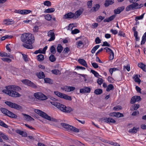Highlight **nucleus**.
I'll return each instance as SVG.
<instances>
[{
    "label": "nucleus",
    "mask_w": 146,
    "mask_h": 146,
    "mask_svg": "<svg viewBox=\"0 0 146 146\" xmlns=\"http://www.w3.org/2000/svg\"><path fill=\"white\" fill-rule=\"evenodd\" d=\"M137 131V130L135 127H133L132 129H131L129 130V133H135Z\"/></svg>",
    "instance_id": "obj_39"
},
{
    "label": "nucleus",
    "mask_w": 146,
    "mask_h": 146,
    "mask_svg": "<svg viewBox=\"0 0 146 146\" xmlns=\"http://www.w3.org/2000/svg\"><path fill=\"white\" fill-rule=\"evenodd\" d=\"M146 40V32L144 34L142 37V39L141 42V45L144 44Z\"/></svg>",
    "instance_id": "obj_29"
},
{
    "label": "nucleus",
    "mask_w": 146,
    "mask_h": 146,
    "mask_svg": "<svg viewBox=\"0 0 146 146\" xmlns=\"http://www.w3.org/2000/svg\"><path fill=\"white\" fill-rule=\"evenodd\" d=\"M135 5H136V9H140L141 7H143V4L141 3L139 5L137 3H135Z\"/></svg>",
    "instance_id": "obj_52"
},
{
    "label": "nucleus",
    "mask_w": 146,
    "mask_h": 146,
    "mask_svg": "<svg viewBox=\"0 0 146 146\" xmlns=\"http://www.w3.org/2000/svg\"><path fill=\"white\" fill-rule=\"evenodd\" d=\"M57 48V51L59 53H61L63 49L62 47L60 44L58 45Z\"/></svg>",
    "instance_id": "obj_32"
},
{
    "label": "nucleus",
    "mask_w": 146,
    "mask_h": 146,
    "mask_svg": "<svg viewBox=\"0 0 146 146\" xmlns=\"http://www.w3.org/2000/svg\"><path fill=\"white\" fill-rule=\"evenodd\" d=\"M115 117H123L124 116V115L122 113H119V112H115Z\"/></svg>",
    "instance_id": "obj_42"
},
{
    "label": "nucleus",
    "mask_w": 146,
    "mask_h": 146,
    "mask_svg": "<svg viewBox=\"0 0 146 146\" xmlns=\"http://www.w3.org/2000/svg\"><path fill=\"white\" fill-rule=\"evenodd\" d=\"M51 72L52 73L56 75L58 74L60 72L59 70H52L51 71Z\"/></svg>",
    "instance_id": "obj_57"
},
{
    "label": "nucleus",
    "mask_w": 146,
    "mask_h": 146,
    "mask_svg": "<svg viewBox=\"0 0 146 146\" xmlns=\"http://www.w3.org/2000/svg\"><path fill=\"white\" fill-rule=\"evenodd\" d=\"M138 66L143 71H146V65L145 64H138Z\"/></svg>",
    "instance_id": "obj_35"
},
{
    "label": "nucleus",
    "mask_w": 146,
    "mask_h": 146,
    "mask_svg": "<svg viewBox=\"0 0 146 146\" xmlns=\"http://www.w3.org/2000/svg\"><path fill=\"white\" fill-rule=\"evenodd\" d=\"M37 58L38 61H41L44 60V58L43 55L40 54L37 56Z\"/></svg>",
    "instance_id": "obj_28"
},
{
    "label": "nucleus",
    "mask_w": 146,
    "mask_h": 146,
    "mask_svg": "<svg viewBox=\"0 0 146 146\" xmlns=\"http://www.w3.org/2000/svg\"><path fill=\"white\" fill-rule=\"evenodd\" d=\"M50 51L53 54H54L56 53L55 48L53 46H52L51 47Z\"/></svg>",
    "instance_id": "obj_47"
},
{
    "label": "nucleus",
    "mask_w": 146,
    "mask_h": 146,
    "mask_svg": "<svg viewBox=\"0 0 146 146\" xmlns=\"http://www.w3.org/2000/svg\"><path fill=\"white\" fill-rule=\"evenodd\" d=\"M103 80L102 78H98L97 80V82L99 85H101L103 83Z\"/></svg>",
    "instance_id": "obj_53"
},
{
    "label": "nucleus",
    "mask_w": 146,
    "mask_h": 146,
    "mask_svg": "<svg viewBox=\"0 0 146 146\" xmlns=\"http://www.w3.org/2000/svg\"><path fill=\"white\" fill-rule=\"evenodd\" d=\"M100 7V5L98 4H96L94 7H92L91 9L92 12H95L98 10Z\"/></svg>",
    "instance_id": "obj_25"
},
{
    "label": "nucleus",
    "mask_w": 146,
    "mask_h": 146,
    "mask_svg": "<svg viewBox=\"0 0 146 146\" xmlns=\"http://www.w3.org/2000/svg\"><path fill=\"white\" fill-rule=\"evenodd\" d=\"M124 8L125 7L123 6L118 7L117 9L114 10V13L116 14H119L124 10Z\"/></svg>",
    "instance_id": "obj_17"
},
{
    "label": "nucleus",
    "mask_w": 146,
    "mask_h": 146,
    "mask_svg": "<svg viewBox=\"0 0 146 146\" xmlns=\"http://www.w3.org/2000/svg\"><path fill=\"white\" fill-rule=\"evenodd\" d=\"M16 132L19 134L22 135L23 136H25V133L24 131H21L20 130L18 129L16 131Z\"/></svg>",
    "instance_id": "obj_36"
},
{
    "label": "nucleus",
    "mask_w": 146,
    "mask_h": 146,
    "mask_svg": "<svg viewBox=\"0 0 146 146\" xmlns=\"http://www.w3.org/2000/svg\"><path fill=\"white\" fill-rule=\"evenodd\" d=\"M34 96L36 98L41 100H45L47 99V97L41 92H38L34 94Z\"/></svg>",
    "instance_id": "obj_8"
},
{
    "label": "nucleus",
    "mask_w": 146,
    "mask_h": 146,
    "mask_svg": "<svg viewBox=\"0 0 146 146\" xmlns=\"http://www.w3.org/2000/svg\"><path fill=\"white\" fill-rule=\"evenodd\" d=\"M22 114L25 117V119L27 121L34 120V119L28 115L22 113Z\"/></svg>",
    "instance_id": "obj_19"
},
{
    "label": "nucleus",
    "mask_w": 146,
    "mask_h": 146,
    "mask_svg": "<svg viewBox=\"0 0 146 146\" xmlns=\"http://www.w3.org/2000/svg\"><path fill=\"white\" fill-rule=\"evenodd\" d=\"M113 3V0H106L105 1L104 5L106 7H107L110 5H111Z\"/></svg>",
    "instance_id": "obj_20"
},
{
    "label": "nucleus",
    "mask_w": 146,
    "mask_h": 146,
    "mask_svg": "<svg viewBox=\"0 0 146 146\" xmlns=\"http://www.w3.org/2000/svg\"><path fill=\"white\" fill-rule=\"evenodd\" d=\"M140 106L138 104H135L133 105L130 108V110L132 111L136 110Z\"/></svg>",
    "instance_id": "obj_21"
},
{
    "label": "nucleus",
    "mask_w": 146,
    "mask_h": 146,
    "mask_svg": "<svg viewBox=\"0 0 146 146\" xmlns=\"http://www.w3.org/2000/svg\"><path fill=\"white\" fill-rule=\"evenodd\" d=\"M1 111L3 114L7 115L9 111L5 108H1L0 109Z\"/></svg>",
    "instance_id": "obj_27"
},
{
    "label": "nucleus",
    "mask_w": 146,
    "mask_h": 146,
    "mask_svg": "<svg viewBox=\"0 0 146 146\" xmlns=\"http://www.w3.org/2000/svg\"><path fill=\"white\" fill-rule=\"evenodd\" d=\"M22 41L24 43L23 46L28 49H32L33 48L32 44L34 42V38L31 33H25L22 34L21 37Z\"/></svg>",
    "instance_id": "obj_1"
},
{
    "label": "nucleus",
    "mask_w": 146,
    "mask_h": 146,
    "mask_svg": "<svg viewBox=\"0 0 146 146\" xmlns=\"http://www.w3.org/2000/svg\"><path fill=\"white\" fill-rule=\"evenodd\" d=\"M136 101V98H135V96L133 97L131 99L130 101V103L132 104L135 103Z\"/></svg>",
    "instance_id": "obj_56"
},
{
    "label": "nucleus",
    "mask_w": 146,
    "mask_h": 146,
    "mask_svg": "<svg viewBox=\"0 0 146 146\" xmlns=\"http://www.w3.org/2000/svg\"><path fill=\"white\" fill-rule=\"evenodd\" d=\"M3 24L7 25H11L13 23V21L12 19H5L3 20Z\"/></svg>",
    "instance_id": "obj_15"
},
{
    "label": "nucleus",
    "mask_w": 146,
    "mask_h": 146,
    "mask_svg": "<svg viewBox=\"0 0 146 146\" xmlns=\"http://www.w3.org/2000/svg\"><path fill=\"white\" fill-rule=\"evenodd\" d=\"M5 103L11 108L16 110H19L22 109V107L21 106L10 102L6 101Z\"/></svg>",
    "instance_id": "obj_6"
},
{
    "label": "nucleus",
    "mask_w": 146,
    "mask_h": 146,
    "mask_svg": "<svg viewBox=\"0 0 146 146\" xmlns=\"http://www.w3.org/2000/svg\"><path fill=\"white\" fill-rule=\"evenodd\" d=\"M9 37L10 38H11V36H8V35H6L5 36L2 37L1 38V40H5L6 38H9Z\"/></svg>",
    "instance_id": "obj_61"
},
{
    "label": "nucleus",
    "mask_w": 146,
    "mask_h": 146,
    "mask_svg": "<svg viewBox=\"0 0 146 146\" xmlns=\"http://www.w3.org/2000/svg\"><path fill=\"white\" fill-rule=\"evenodd\" d=\"M49 60L52 62H53L55 61L56 58L55 56L53 54H51L49 57Z\"/></svg>",
    "instance_id": "obj_40"
},
{
    "label": "nucleus",
    "mask_w": 146,
    "mask_h": 146,
    "mask_svg": "<svg viewBox=\"0 0 146 146\" xmlns=\"http://www.w3.org/2000/svg\"><path fill=\"white\" fill-rule=\"evenodd\" d=\"M92 2V1L91 0L88 2L87 5L88 8H90L91 7Z\"/></svg>",
    "instance_id": "obj_64"
},
{
    "label": "nucleus",
    "mask_w": 146,
    "mask_h": 146,
    "mask_svg": "<svg viewBox=\"0 0 146 146\" xmlns=\"http://www.w3.org/2000/svg\"><path fill=\"white\" fill-rule=\"evenodd\" d=\"M54 94L58 97L68 100H71V97L70 96L63 94L58 91L54 92Z\"/></svg>",
    "instance_id": "obj_7"
},
{
    "label": "nucleus",
    "mask_w": 146,
    "mask_h": 146,
    "mask_svg": "<svg viewBox=\"0 0 146 146\" xmlns=\"http://www.w3.org/2000/svg\"><path fill=\"white\" fill-rule=\"evenodd\" d=\"M115 15H113L110 16L109 18L106 19L104 20V22H109L112 20H113L115 18Z\"/></svg>",
    "instance_id": "obj_23"
},
{
    "label": "nucleus",
    "mask_w": 146,
    "mask_h": 146,
    "mask_svg": "<svg viewBox=\"0 0 146 146\" xmlns=\"http://www.w3.org/2000/svg\"><path fill=\"white\" fill-rule=\"evenodd\" d=\"M5 88L6 89L3 90V92L9 96L13 97L21 96V94L17 92L21 90L19 87L15 85H11L6 86Z\"/></svg>",
    "instance_id": "obj_2"
},
{
    "label": "nucleus",
    "mask_w": 146,
    "mask_h": 146,
    "mask_svg": "<svg viewBox=\"0 0 146 146\" xmlns=\"http://www.w3.org/2000/svg\"><path fill=\"white\" fill-rule=\"evenodd\" d=\"M60 125L66 130L71 131L75 133H78L80 131L79 129L76 127L65 123H61Z\"/></svg>",
    "instance_id": "obj_4"
},
{
    "label": "nucleus",
    "mask_w": 146,
    "mask_h": 146,
    "mask_svg": "<svg viewBox=\"0 0 146 146\" xmlns=\"http://www.w3.org/2000/svg\"><path fill=\"white\" fill-rule=\"evenodd\" d=\"M31 11L28 10H22V14H27L30 13Z\"/></svg>",
    "instance_id": "obj_48"
},
{
    "label": "nucleus",
    "mask_w": 146,
    "mask_h": 146,
    "mask_svg": "<svg viewBox=\"0 0 146 146\" xmlns=\"http://www.w3.org/2000/svg\"><path fill=\"white\" fill-rule=\"evenodd\" d=\"M145 14V13H144L140 16L136 17L135 19V21H137V20H141L143 18Z\"/></svg>",
    "instance_id": "obj_37"
},
{
    "label": "nucleus",
    "mask_w": 146,
    "mask_h": 146,
    "mask_svg": "<svg viewBox=\"0 0 146 146\" xmlns=\"http://www.w3.org/2000/svg\"><path fill=\"white\" fill-rule=\"evenodd\" d=\"M75 89V88L74 87L68 86V92L72 91H74Z\"/></svg>",
    "instance_id": "obj_59"
},
{
    "label": "nucleus",
    "mask_w": 146,
    "mask_h": 146,
    "mask_svg": "<svg viewBox=\"0 0 146 146\" xmlns=\"http://www.w3.org/2000/svg\"><path fill=\"white\" fill-rule=\"evenodd\" d=\"M100 120L102 122L111 123H114L116 122L115 120L111 118L103 117L100 119Z\"/></svg>",
    "instance_id": "obj_10"
},
{
    "label": "nucleus",
    "mask_w": 146,
    "mask_h": 146,
    "mask_svg": "<svg viewBox=\"0 0 146 146\" xmlns=\"http://www.w3.org/2000/svg\"><path fill=\"white\" fill-rule=\"evenodd\" d=\"M136 5H135V3L134 4H132L127 6L125 8L126 11H129L131 10H133L136 9Z\"/></svg>",
    "instance_id": "obj_16"
},
{
    "label": "nucleus",
    "mask_w": 146,
    "mask_h": 146,
    "mask_svg": "<svg viewBox=\"0 0 146 146\" xmlns=\"http://www.w3.org/2000/svg\"><path fill=\"white\" fill-rule=\"evenodd\" d=\"M7 115L10 117L14 118H16L17 117L16 115L10 111H9Z\"/></svg>",
    "instance_id": "obj_24"
},
{
    "label": "nucleus",
    "mask_w": 146,
    "mask_h": 146,
    "mask_svg": "<svg viewBox=\"0 0 146 146\" xmlns=\"http://www.w3.org/2000/svg\"><path fill=\"white\" fill-rule=\"evenodd\" d=\"M44 17L45 19L48 21H50L52 19L51 15L49 14L46 15Z\"/></svg>",
    "instance_id": "obj_41"
},
{
    "label": "nucleus",
    "mask_w": 146,
    "mask_h": 146,
    "mask_svg": "<svg viewBox=\"0 0 146 146\" xmlns=\"http://www.w3.org/2000/svg\"><path fill=\"white\" fill-rule=\"evenodd\" d=\"M62 89L63 90H64L65 91L68 92V86H65L63 88H62Z\"/></svg>",
    "instance_id": "obj_60"
},
{
    "label": "nucleus",
    "mask_w": 146,
    "mask_h": 146,
    "mask_svg": "<svg viewBox=\"0 0 146 146\" xmlns=\"http://www.w3.org/2000/svg\"><path fill=\"white\" fill-rule=\"evenodd\" d=\"M34 111L42 117L48 120L52 121H55L56 120L55 119L48 116L46 113L41 110L38 109H35L34 110Z\"/></svg>",
    "instance_id": "obj_5"
},
{
    "label": "nucleus",
    "mask_w": 146,
    "mask_h": 146,
    "mask_svg": "<svg viewBox=\"0 0 146 146\" xmlns=\"http://www.w3.org/2000/svg\"><path fill=\"white\" fill-rule=\"evenodd\" d=\"M78 62L80 64H86L85 60L83 59H80L78 60Z\"/></svg>",
    "instance_id": "obj_49"
},
{
    "label": "nucleus",
    "mask_w": 146,
    "mask_h": 146,
    "mask_svg": "<svg viewBox=\"0 0 146 146\" xmlns=\"http://www.w3.org/2000/svg\"><path fill=\"white\" fill-rule=\"evenodd\" d=\"M140 76L139 75H135V76L133 77V78L134 79L135 82L138 83L140 84L141 80L139 79V77H140Z\"/></svg>",
    "instance_id": "obj_22"
},
{
    "label": "nucleus",
    "mask_w": 146,
    "mask_h": 146,
    "mask_svg": "<svg viewBox=\"0 0 146 146\" xmlns=\"http://www.w3.org/2000/svg\"><path fill=\"white\" fill-rule=\"evenodd\" d=\"M5 52H0V56L2 57H3L5 56H9V55Z\"/></svg>",
    "instance_id": "obj_38"
},
{
    "label": "nucleus",
    "mask_w": 146,
    "mask_h": 146,
    "mask_svg": "<svg viewBox=\"0 0 146 146\" xmlns=\"http://www.w3.org/2000/svg\"><path fill=\"white\" fill-rule=\"evenodd\" d=\"M102 90L101 89H97L95 90L94 93L97 95H99L102 93Z\"/></svg>",
    "instance_id": "obj_31"
},
{
    "label": "nucleus",
    "mask_w": 146,
    "mask_h": 146,
    "mask_svg": "<svg viewBox=\"0 0 146 146\" xmlns=\"http://www.w3.org/2000/svg\"><path fill=\"white\" fill-rule=\"evenodd\" d=\"M44 81L45 83H48L50 84H52L53 83L52 80L48 78H44Z\"/></svg>",
    "instance_id": "obj_26"
},
{
    "label": "nucleus",
    "mask_w": 146,
    "mask_h": 146,
    "mask_svg": "<svg viewBox=\"0 0 146 146\" xmlns=\"http://www.w3.org/2000/svg\"><path fill=\"white\" fill-rule=\"evenodd\" d=\"M122 108V107L121 106H117L113 107V109L115 111H117L119 110H121Z\"/></svg>",
    "instance_id": "obj_44"
},
{
    "label": "nucleus",
    "mask_w": 146,
    "mask_h": 146,
    "mask_svg": "<svg viewBox=\"0 0 146 146\" xmlns=\"http://www.w3.org/2000/svg\"><path fill=\"white\" fill-rule=\"evenodd\" d=\"M100 47L99 45H97L94 46L92 50V54L94 53L96 50L98 49Z\"/></svg>",
    "instance_id": "obj_43"
},
{
    "label": "nucleus",
    "mask_w": 146,
    "mask_h": 146,
    "mask_svg": "<svg viewBox=\"0 0 146 146\" xmlns=\"http://www.w3.org/2000/svg\"><path fill=\"white\" fill-rule=\"evenodd\" d=\"M48 36L49 37H50V39L48 40L49 41L53 40L55 38V35L52 30H50L48 32Z\"/></svg>",
    "instance_id": "obj_14"
},
{
    "label": "nucleus",
    "mask_w": 146,
    "mask_h": 146,
    "mask_svg": "<svg viewBox=\"0 0 146 146\" xmlns=\"http://www.w3.org/2000/svg\"><path fill=\"white\" fill-rule=\"evenodd\" d=\"M80 32L79 30L77 29H75L74 30H72L71 33L72 34H75Z\"/></svg>",
    "instance_id": "obj_55"
},
{
    "label": "nucleus",
    "mask_w": 146,
    "mask_h": 146,
    "mask_svg": "<svg viewBox=\"0 0 146 146\" xmlns=\"http://www.w3.org/2000/svg\"><path fill=\"white\" fill-rule=\"evenodd\" d=\"M23 58L25 61H28V59L27 58V56L25 54H23Z\"/></svg>",
    "instance_id": "obj_63"
},
{
    "label": "nucleus",
    "mask_w": 146,
    "mask_h": 146,
    "mask_svg": "<svg viewBox=\"0 0 146 146\" xmlns=\"http://www.w3.org/2000/svg\"><path fill=\"white\" fill-rule=\"evenodd\" d=\"M38 77L40 79L43 78L45 77V75L43 72H39L38 75Z\"/></svg>",
    "instance_id": "obj_33"
},
{
    "label": "nucleus",
    "mask_w": 146,
    "mask_h": 146,
    "mask_svg": "<svg viewBox=\"0 0 146 146\" xmlns=\"http://www.w3.org/2000/svg\"><path fill=\"white\" fill-rule=\"evenodd\" d=\"M44 5L47 6H49L51 5V2L48 1H46L44 2Z\"/></svg>",
    "instance_id": "obj_54"
},
{
    "label": "nucleus",
    "mask_w": 146,
    "mask_h": 146,
    "mask_svg": "<svg viewBox=\"0 0 146 146\" xmlns=\"http://www.w3.org/2000/svg\"><path fill=\"white\" fill-rule=\"evenodd\" d=\"M0 125L5 128H7L8 127V126L7 125L1 120H0Z\"/></svg>",
    "instance_id": "obj_50"
},
{
    "label": "nucleus",
    "mask_w": 146,
    "mask_h": 146,
    "mask_svg": "<svg viewBox=\"0 0 146 146\" xmlns=\"http://www.w3.org/2000/svg\"><path fill=\"white\" fill-rule=\"evenodd\" d=\"M22 82L24 84L32 88H37V86L35 84L28 80H23L22 81Z\"/></svg>",
    "instance_id": "obj_9"
},
{
    "label": "nucleus",
    "mask_w": 146,
    "mask_h": 146,
    "mask_svg": "<svg viewBox=\"0 0 146 146\" xmlns=\"http://www.w3.org/2000/svg\"><path fill=\"white\" fill-rule=\"evenodd\" d=\"M90 91V88L87 87H84L83 88L80 89V93H89Z\"/></svg>",
    "instance_id": "obj_18"
},
{
    "label": "nucleus",
    "mask_w": 146,
    "mask_h": 146,
    "mask_svg": "<svg viewBox=\"0 0 146 146\" xmlns=\"http://www.w3.org/2000/svg\"><path fill=\"white\" fill-rule=\"evenodd\" d=\"M74 27V24L73 23L70 24H69V25L68 26V30H72Z\"/></svg>",
    "instance_id": "obj_62"
},
{
    "label": "nucleus",
    "mask_w": 146,
    "mask_h": 146,
    "mask_svg": "<svg viewBox=\"0 0 146 146\" xmlns=\"http://www.w3.org/2000/svg\"><path fill=\"white\" fill-rule=\"evenodd\" d=\"M51 103L57 108L64 112L70 113L73 110L69 107H66L64 105L57 102L56 101L50 102Z\"/></svg>",
    "instance_id": "obj_3"
},
{
    "label": "nucleus",
    "mask_w": 146,
    "mask_h": 146,
    "mask_svg": "<svg viewBox=\"0 0 146 146\" xmlns=\"http://www.w3.org/2000/svg\"><path fill=\"white\" fill-rule=\"evenodd\" d=\"M113 88L114 87L113 85L112 84H110L107 87L106 90L107 92H109L110 90H113Z\"/></svg>",
    "instance_id": "obj_34"
},
{
    "label": "nucleus",
    "mask_w": 146,
    "mask_h": 146,
    "mask_svg": "<svg viewBox=\"0 0 146 146\" xmlns=\"http://www.w3.org/2000/svg\"><path fill=\"white\" fill-rule=\"evenodd\" d=\"M1 59L4 62H6L8 63H10L11 61V59L10 58H2Z\"/></svg>",
    "instance_id": "obj_51"
},
{
    "label": "nucleus",
    "mask_w": 146,
    "mask_h": 146,
    "mask_svg": "<svg viewBox=\"0 0 146 146\" xmlns=\"http://www.w3.org/2000/svg\"><path fill=\"white\" fill-rule=\"evenodd\" d=\"M55 11V9L54 8H50L47 9L44 11L45 13H51L54 12Z\"/></svg>",
    "instance_id": "obj_30"
},
{
    "label": "nucleus",
    "mask_w": 146,
    "mask_h": 146,
    "mask_svg": "<svg viewBox=\"0 0 146 146\" xmlns=\"http://www.w3.org/2000/svg\"><path fill=\"white\" fill-rule=\"evenodd\" d=\"M74 13L72 12H70L65 14L63 17L64 19H75Z\"/></svg>",
    "instance_id": "obj_11"
},
{
    "label": "nucleus",
    "mask_w": 146,
    "mask_h": 146,
    "mask_svg": "<svg viewBox=\"0 0 146 146\" xmlns=\"http://www.w3.org/2000/svg\"><path fill=\"white\" fill-rule=\"evenodd\" d=\"M106 50L107 52H108L110 54L109 56V59L110 60H111L113 59L114 53L113 51L110 48L108 47H105L104 48Z\"/></svg>",
    "instance_id": "obj_12"
},
{
    "label": "nucleus",
    "mask_w": 146,
    "mask_h": 146,
    "mask_svg": "<svg viewBox=\"0 0 146 146\" xmlns=\"http://www.w3.org/2000/svg\"><path fill=\"white\" fill-rule=\"evenodd\" d=\"M108 79L109 82L111 83H113L114 82V79L112 77L109 76L108 77Z\"/></svg>",
    "instance_id": "obj_58"
},
{
    "label": "nucleus",
    "mask_w": 146,
    "mask_h": 146,
    "mask_svg": "<svg viewBox=\"0 0 146 146\" xmlns=\"http://www.w3.org/2000/svg\"><path fill=\"white\" fill-rule=\"evenodd\" d=\"M84 10L82 8H80L76 11L74 14V15L75 19L79 18L80 16Z\"/></svg>",
    "instance_id": "obj_13"
},
{
    "label": "nucleus",
    "mask_w": 146,
    "mask_h": 146,
    "mask_svg": "<svg viewBox=\"0 0 146 146\" xmlns=\"http://www.w3.org/2000/svg\"><path fill=\"white\" fill-rule=\"evenodd\" d=\"M0 135L2 137L3 139L8 140H9L8 137H7L6 135H5L1 132H0Z\"/></svg>",
    "instance_id": "obj_45"
},
{
    "label": "nucleus",
    "mask_w": 146,
    "mask_h": 146,
    "mask_svg": "<svg viewBox=\"0 0 146 146\" xmlns=\"http://www.w3.org/2000/svg\"><path fill=\"white\" fill-rule=\"evenodd\" d=\"M90 71L91 72H92L93 74L94 75V76L95 77H98V76H100L98 72H96V71L94 70H91Z\"/></svg>",
    "instance_id": "obj_46"
}]
</instances>
